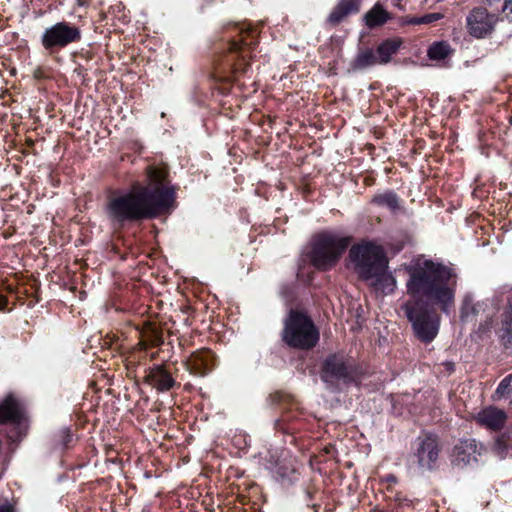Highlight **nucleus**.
<instances>
[{
  "instance_id": "f257e3e1",
  "label": "nucleus",
  "mask_w": 512,
  "mask_h": 512,
  "mask_svg": "<svg viewBox=\"0 0 512 512\" xmlns=\"http://www.w3.org/2000/svg\"><path fill=\"white\" fill-rule=\"evenodd\" d=\"M407 293L413 298L403 306L416 336L431 342L438 334L439 317L426 306H438L449 313L454 307L457 278L454 270L442 263L419 258L407 267Z\"/></svg>"
},
{
  "instance_id": "f03ea898",
  "label": "nucleus",
  "mask_w": 512,
  "mask_h": 512,
  "mask_svg": "<svg viewBox=\"0 0 512 512\" xmlns=\"http://www.w3.org/2000/svg\"><path fill=\"white\" fill-rule=\"evenodd\" d=\"M147 174V187L117 197L109 203L111 216L120 221L147 220L175 207V188L167 180V168L149 166Z\"/></svg>"
},
{
  "instance_id": "7ed1b4c3",
  "label": "nucleus",
  "mask_w": 512,
  "mask_h": 512,
  "mask_svg": "<svg viewBox=\"0 0 512 512\" xmlns=\"http://www.w3.org/2000/svg\"><path fill=\"white\" fill-rule=\"evenodd\" d=\"M348 261L360 280L377 289L384 290L389 286L393 290L395 279L388 271L389 259L384 247L376 240L361 239L350 245Z\"/></svg>"
},
{
  "instance_id": "20e7f679",
  "label": "nucleus",
  "mask_w": 512,
  "mask_h": 512,
  "mask_svg": "<svg viewBox=\"0 0 512 512\" xmlns=\"http://www.w3.org/2000/svg\"><path fill=\"white\" fill-rule=\"evenodd\" d=\"M351 242V236L340 232L325 231L315 235L311 252L313 265L324 271L331 269L339 262Z\"/></svg>"
},
{
  "instance_id": "39448f33",
  "label": "nucleus",
  "mask_w": 512,
  "mask_h": 512,
  "mask_svg": "<svg viewBox=\"0 0 512 512\" xmlns=\"http://www.w3.org/2000/svg\"><path fill=\"white\" fill-rule=\"evenodd\" d=\"M283 339L289 346L310 349L317 344L319 332L305 314L291 311L285 321Z\"/></svg>"
},
{
  "instance_id": "423d86ee",
  "label": "nucleus",
  "mask_w": 512,
  "mask_h": 512,
  "mask_svg": "<svg viewBox=\"0 0 512 512\" xmlns=\"http://www.w3.org/2000/svg\"><path fill=\"white\" fill-rule=\"evenodd\" d=\"M359 376L358 367L344 355H330L323 363L321 378L326 383H357Z\"/></svg>"
},
{
  "instance_id": "0eeeda50",
  "label": "nucleus",
  "mask_w": 512,
  "mask_h": 512,
  "mask_svg": "<svg viewBox=\"0 0 512 512\" xmlns=\"http://www.w3.org/2000/svg\"><path fill=\"white\" fill-rule=\"evenodd\" d=\"M81 39V32L78 27L67 22H58L45 29L41 43L47 50L64 48L71 43Z\"/></svg>"
},
{
  "instance_id": "6e6552de",
  "label": "nucleus",
  "mask_w": 512,
  "mask_h": 512,
  "mask_svg": "<svg viewBox=\"0 0 512 512\" xmlns=\"http://www.w3.org/2000/svg\"><path fill=\"white\" fill-rule=\"evenodd\" d=\"M498 17L490 13L486 8L476 7L472 9L466 18V28L474 38L482 39L489 36L496 24Z\"/></svg>"
},
{
  "instance_id": "1a4fd4ad",
  "label": "nucleus",
  "mask_w": 512,
  "mask_h": 512,
  "mask_svg": "<svg viewBox=\"0 0 512 512\" xmlns=\"http://www.w3.org/2000/svg\"><path fill=\"white\" fill-rule=\"evenodd\" d=\"M483 450V446L474 439L462 440L453 449V464L462 468L475 463Z\"/></svg>"
},
{
  "instance_id": "9d476101",
  "label": "nucleus",
  "mask_w": 512,
  "mask_h": 512,
  "mask_svg": "<svg viewBox=\"0 0 512 512\" xmlns=\"http://www.w3.org/2000/svg\"><path fill=\"white\" fill-rule=\"evenodd\" d=\"M474 420L481 427L491 431H499L505 426L507 414L495 406H488L475 414Z\"/></svg>"
},
{
  "instance_id": "9b49d317",
  "label": "nucleus",
  "mask_w": 512,
  "mask_h": 512,
  "mask_svg": "<svg viewBox=\"0 0 512 512\" xmlns=\"http://www.w3.org/2000/svg\"><path fill=\"white\" fill-rule=\"evenodd\" d=\"M419 465L425 468H431L438 457V443L434 436L427 435L421 442L417 450Z\"/></svg>"
},
{
  "instance_id": "f8f14e48",
  "label": "nucleus",
  "mask_w": 512,
  "mask_h": 512,
  "mask_svg": "<svg viewBox=\"0 0 512 512\" xmlns=\"http://www.w3.org/2000/svg\"><path fill=\"white\" fill-rule=\"evenodd\" d=\"M147 381L160 392L168 391L175 385V380L164 366L151 368L146 376Z\"/></svg>"
},
{
  "instance_id": "ddd939ff",
  "label": "nucleus",
  "mask_w": 512,
  "mask_h": 512,
  "mask_svg": "<svg viewBox=\"0 0 512 512\" xmlns=\"http://www.w3.org/2000/svg\"><path fill=\"white\" fill-rule=\"evenodd\" d=\"M21 419V408L18 401L11 395L7 396L0 403V423L19 422Z\"/></svg>"
},
{
  "instance_id": "4468645a",
  "label": "nucleus",
  "mask_w": 512,
  "mask_h": 512,
  "mask_svg": "<svg viewBox=\"0 0 512 512\" xmlns=\"http://www.w3.org/2000/svg\"><path fill=\"white\" fill-rule=\"evenodd\" d=\"M251 30H247L242 33V37L240 41H232L230 43L229 50L230 52H239L240 56L237 62L235 63V70L245 72L246 66L248 65L246 63V53L244 46H250L252 42H249L247 40V36L250 35Z\"/></svg>"
},
{
  "instance_id": "2eb2a0df",
  "label": "nucleus",
  "mask_w": 512,
  "mask_h": 512,
  "mask_svg": "<svg viewBox=\"0 0 512 512\" xmlns=\"http://www.w3.org/2000/svg\"><path fill=\"white\" fill-rule=\"evenodd\" d=\"M358 11L359 2L357 0H342L331 12L329 21L333 24H337L347 15Z\"/></svg>"
},
{
  "instance_id": "dca6fc26",
  "label": "nucleus",
  "mask_w": 512,
  "mask_h": 512,
  "mask_svg": "<svg viewBox=\"0 0 512 512\" xmlns=\"http://www.w3.org/2000/svg\"><path fill=\"white\" fill-rule=\"evenodd\" d=\"M400 45L401 40L399 39L386 40L381 43L376 50L379 64H387L391 60L392 55L398 51Z\"/></svg>"
},
{
  "instance_id": "f3484780",
  "label": "nucleus",
  "mask_w": 512,
  "mask_h": 512,
  "mask_svg": "<svg viewBox=\"0 0 512 512\" xmlns=\"http://www.w3.org/2000/svg\"><path fill=\"white\" fill-rule=\"evenodd\" d=\"M379 206H384L390 209L392 212L401 209V201L399 197L392 191H386L384 193L377 194L372 200Z\"/></svg>"
},
{
  "instance_id": "a211bd4d",
  "label": "nucleus",
  "mask_w": 512,
  "mask_h": 512,
  "mask_svg": "<svg viewBox=\"0 0 512 512\" xmlns=\"http://www.w3.org/2000/svg\"><path fill=\"white\" fill-rule=\"evenodd\" d=\"M378 56L376 52L371 49H365L360 51L353 61L354 69H365L373 65L379 64Z\"/></svg>"
},
{
  "instance_id": "6ab92c4d",
  "label": "nucleus",
  "mask_w": 512,
  "mask_h": 512,
  "mask_svg": "<svg viewBox=\"0 0 512 512\" xmlns=\"http://www.w3.org/2000/svg\"><path fill=\"white\" fill-rule=\"evenodd\" d=\"M388 19V13L378 4H376L365 15L366 25L370 28L383 25Z\"/></svg>"
},
{
  "instance_id": "aec40b11",
  "label": "nucleus",
  "mask_w": 512,
  "mask_h": 512,
  "mask_svg": "<svg viewBox=\"0 0 512 512\" xmlns=\"http://www.w3.org/2000/svg\"><path fill=\"white\" fill-rule=\"evenodd\" d=\"M452 52V48L446 41H439L433 43L428 51L427 55L431 60H443L448 57Z\"/></svg>"
},
{
  "instance_id": "412c9836",
  "label": "nucleus",
  "mask_w": 512,
  "mask_h": 512,
  "mask_svg": "<svg viewBox=\"0 0 512 512\" xmlns=\"http://www.w3.org/2000/svg\"><path fill=\"white\" fill-rule=\"evenodd\" d=\"M479 308L480 304H475L470 296H466L461 308V319L469 321L472 316L478 313Z\"/></svg>"
},
{
  "instance_id": "4be33fe9",
  "label": "nucleus",
  "mask_w": 512,
  "mask_h": 512,
  "mask_svg": "<svg viewBox=\"0 0 512 512\" xmlns=\"http://www.w3.org/2000/svg\"><path fill=\"white\" fill-rule=\"evenodd\" d=\"M511 386H512V375L510 374L501 380V382L499 383V385L495 391L493 399L498 400V399H501V398L509 395L510 392L512 391Z\"/></svg>"
},
{
  "instance_id": "5701e85b",
  "label": "nucleus",
  "mask_w": 512,
  "mask_h": 512,
  "mask_svg": "<svg viewBox=\"0 0 512 512\" xmlns=\"http://www.w3.org/2000/svg\"><path fill=\"white\" fill-rule=\"evenodd\" d=\"M207 357H209L208 352H204L200 355H196L191 359V366L196 370V373L199 375L205 374L208 370V362Z\"/></svg>"
},
{
  "instance_id": "b1692460",
  "label": "nucleus",
  "mask_w": 512,
  "mask_h": 512,
  "mask_svg": "<svg viewBox=\"0 0 512 512\" xmlns=\"http://www.w3.org/2000/svg\"><path fill=\"white\" fill-rule=\"evenodd\" d=\"M444 17L442 13H429L420 17L421 25L422 24H430L441 20Z\"/></svg>"
},
{
  "instance_id": "393cba45",
  "label": "nucleus",
  "mask_w": 512,
  "mask_h": 512,
  "mask_svg": "<svg viewBox=\"0 0 512 512\" xmlns=\"http://www.w3.org/2000/svg\"><path fill=\"white\" fill-rule=\"evenodd\" d=\"M503 325L509 334H512V300L509 301V311L505 315Z\"/></svg>"
},
{
  "instance_id": "a878e982",
  "label": "nucleus",
  "mask_w": 512,
  "mask_h": 512,
  "mask_svg": "<svg viewBox=\"0 0 512 512\" xmlns=\"http://www.w3.org/2000/svg\"><path fill=\"white\" fill-rule=\"evenodd\" d=\"M402 23L405 25H421L420 17L406 16L403 18Z\"/></svg>"
},
{
  "instance_id": "bb28decb",
  "label": "nucleus",
  "mask_w": 512,
  "mask_h": 512,
  "mask_svg": "<svg viewBox=\"0 0 512 512\" xmlns=\"http://www.w3.org/2000/svg\"><path fill=\"white\" fill-rule=\"evenodd\" d=\"M0 512H14V509L10 506L0 507Z\"/></svg>"
},
{
  "instance_id": "cd10ccee",
  "label": "nucleus",
  "mask_w": 512,
  "mask_h": 512,
  "mask_svg": "<svg viewBox=\"0 0 512 512\" xmlns=\"http://www.w3.org/2000/svg\"><path fill=\"white\" fill-rule=\"evenodd\" d=\"M387 481L394 483L396 481V478L392 475H389V476H387Z\"/></svg>"
},
{
  "instance_id": "c85d7f7f",
  "label": "nucleus",
  "mask_w": 512,
  "mask_h": 512,
  "mask_svg": "<svg viewBox=\"0 0 512 512\" xmlns=\"http://www.w3.org/2000/svg\"><path fill=\"white\" fill-rule=\"evenodd\" d=\"M510 123H511V125H512V117L510 118Z\"/></svg>"
}]
</instances>
